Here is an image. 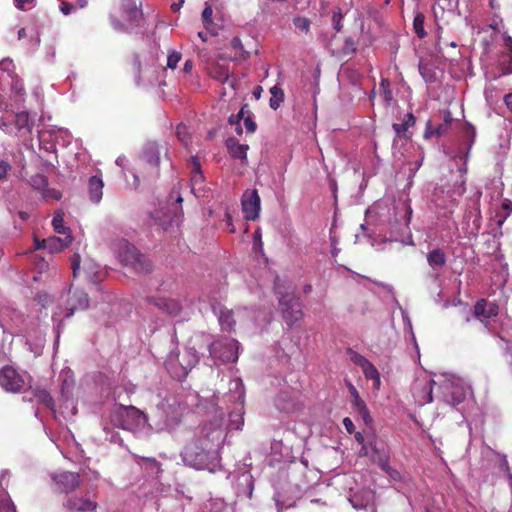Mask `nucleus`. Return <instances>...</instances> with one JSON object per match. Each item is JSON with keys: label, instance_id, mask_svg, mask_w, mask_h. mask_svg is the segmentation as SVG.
Listing matches in <instances>:
<instances>
[{"label": "nucleus", "instance_id": "23", "mask_svg": "<svg viewBox=\"0 0 512 512\" xmlns=\"http://www.w3.org/2000/svg\"><path fill=\"white\" fill-rule=\"evenodd\" d=\"M64 506L71 512H93L97 504L87 498L70 497L64 503Z\"/></svg>", "mask_w": 512, "mask_h": 512}, {"label": "nucleus", "instance_id": "45", "mask_svg": "<svg viewBox=\"0 0 512 512\" xmlns=\"http://www.w3.org/2000/svg\"><path fill=\"white\" fill-rule=\"evenodd\" d=\"M348 355L350 360L361 369L367 366V364L370 362L366 357L351 349L348 350Z\"/></svg>", "mask_w": 512, "mask_h": 512}, {"label": "nucleus", "instance_id": "7", "mask_svg": "<svg viewBox=\"0 0 512 512\" xmlns=\"http://www.w3.org/2000/svg\"><path fill=\"white\" fill-rule=\"evenodd\" d=\"M274 289L279 299L283 318L291 326L302 318V305L295 296L294 288L291 285L285 286L279 278L275 280Z\"/></svg>", "mask_w": 512, "mask_h": 512}, {"label": "nucleus", "instance_id": "6", "mask_svg": "<svg viewBox=\"0 0 512 512\" xmlns=\"http://www.w3.org/2000/svg\"><path fill=\"white\" fill-rule=\"evenodd\" d=\"M198 361L199 357L195 348L186 347L182 354L172 350L167 355L165 367L174 379L182 381L187 377L188 373L195 367Z\"/></svg>", "mask_w": 512, "mask_h": 512}, {"label": "nucleus", "instance_id": "41", "mask_svg": "<svg viewBox=\"0 0 512 512\" xmlns=\"http://www.w3.org/2000/svg\"><path fill=\"white\" fill-rule=\"evenodd\" d=\"M52 226L58 234L67 235L70 233V228L64 225L63 214L58 212L52 219Z\"/></svg>", "mask_w": 512, "mask_h": 512}, {"label": "nucleus", "instance_id": "33", "mask_svg": "<svg viewBox=\"0 0 512 512\" xmlns=\"http://www.w3.org/2000/svg\"><path fill=\"white\" fill-rule=\"evenodd\" d=\"M192 165L191 191L196 196H199L198 192L201 190V184L204 181V176L200 169V163L196 157H192Z\"/></svg>", "mask_w": 512, "mask_h": 512}, {"label": "nucleus", "instance_id": "5", "mask_svg": "<svg viewBox=\"0 0 512 512\" xmlns=\"http://www.w3.org/2000/svg\"><path fill=\"white\" fill-rule=\"evenodd\" d=\"M470 386L460 377L445 374L439 379L437 398L450 406H457L466 398Z\"/></svg>", "mask_w": 512, "mask_h": 512}, {"label": "nucleus", "instance_id": "54", "mask_svg": "<svg viewBox=\"0 0 512 512\" xmlns=\"http://www.w3.org/2000/svg\"><path fill=\"white\" fill-rule=\"evenodd\" d=\"M354 410L362 417L366 424H369L372 421L369 410L365 403L355 408Z\"/></svg>", "mask_w": 512, "mask_h": 512}, {"label": "nucleus", "instance_id": "21", "mask_svg": "<svg viewBox=\"0 0 512 512\" xmlns=\"http://www.w3.org/2000/svg\"><path fill=\"white\" fill-rule=\"evenodd\" d=\"M53 479L61 491L66 493L75 490L80 485L79 475L73 472H62L55 475Z\"/></svg>", "mask_w": 512, "mask_h": 512}, {"label": "nucleus", "instance_id": "3", "mask_svg": "<svg viewBox=\"0 0 512 512\" xmlns=\"http://www.w3.org/2000/svg\"><path fill=\"white\" fill-rule=\"evenodd\" d=\"M476 130L471 124L464 126V143L455 148L449 149L447 154L456 162L458 170L461 173L459 179L455 182L452 188V195L462 196L465 191L466 178L464 174L467 172V161L469 159L470 150L475 142Z\"/></svg>", "mask_w": 512, "mask_h": 512}, {"label": "nucleus", "instance_id": "34", "mask_svg": "<svg viewBox=\"0 0 512 512\" xmlns=\"http://www.w3.org/2000/svg\"><path fill=\"white\" fill-rule=\"evenodd\" d=\"M419 72L426 83H434L438 80L439 71L431 63L420 60Z\"/></svg>", "mask_w": 512, "mask_h": 512}, {"label": "nucleus", "instance_id": "13", "mask_svg": "<svg viewBox=\"0 0 512 512\" xmlns=\"http://www.w3.org/2000/svg\"><path fill=\"white\" fill-rule=\"evenodd\" d=\"M230 392L233 393L232 397L235 400L236 407L234 411L229 414L228 428L230 430H240L244 423L243 420V404L245 398L244 385L241 379L236 378L230 381Z\"/></svg>", "mask_w": 512, "mask_h": 512}, {"label": "nucleus", "instance_id": "43", "mask_svg": "<svg viewBox=\"0 0 512 512\" xmlns=\"http://www.w3.org/2000/svg\"><path fill=\"white\" fill-rule=\"evenodd\" d=\"M413 27L419 38H424L427 35L424 29V16L422 14H416L413 20Z\"/></svg>", "mask_w": 512, "mask_h": 512}, {"label": "nucleus", "instance_id": "55", "mask_svg": "<svg viewBox=\"0 0 512 512\" xmlns=\"http://www.w3.org/2000/svg\"><path fill=\"white\" fill-rule=\"evenodd\" d=\"M36 0H14V5L19 10H28L35 5Z\"/></svg>", "mask_w": 512, "mask_h": 512}, {"label": "nucleus", "instance_id": "40", "mask_svg": "<svg viewBox=\"0 0 512 512\" xmlns=\"http://www.w3.org/2000/svg\"><path fill=\"white\" fill-rule=\"evenodd\" d=\"M270 94L269 105L273 110H277L284 101V92L280 87L275 85L270 88Z\"/></svg>", "mask_w": 512, "mask_h": 512}, {"label": "nucleus", "instance_id": "20", "mask_svg": "<svg viewBox=\"0 0 512 512\" xmlns=\"http://www.w3.org/2000/svg\"><path fill=\"white\" fill-rule=\"evenodd\" d=\"M141 161L150 165L152 168V174L158 175V166L160 162V152L158 144L151 142L147 143L142 154Z\"/></svg>", "mask_w": 512, "mask_h": 512}, {"label": "nucleus", "instance_id": "59", "mask_svg": "<svg viewBox=\"0 0 512 512\" xmlns=\"http://www.w3.org/2000/svg\"><path fill=\"white\" fill-rule=\"evenodd\" d=\"M74 10H75L74 5L69 3V2H62L61 5H60V11L64 15H69Z\"/></svg>", "mask_w": 512, "mask_h": 512}, {"label": "nucleus", "instance_id": "60", "mask_svg": "<svg viewBox=\"0 0 512 512\" xmlns=\"http://www.w3.org/2000/svg\"><path fill=\"white\" fill-rule=\"evenodd\" d=\"M330 240H331V255L333 257H336L340 252V249L337 247L338 239L335 236H331Z\"/></svg>", "mask_w": 512, "mask_h": 512}, {"label": "nucleus", "instance_id": "16", "mask_svg": "<svg viewBox=\"0 0 512 512\" xmlns=\"http://www.w3.org/2000/svg\"><path fill=\"white\" fill-rule=\"evenodd\" d=\"M24 378L13 367L5 366L0 370V386L8 392H19L24 386Z\"/></svg>", "mask_w": 512, "mask_h": 512}, {"label": "nucleus", "instance_id": "8", "mask_svg": "<svg viewBox=\"0 0 512 512\" xmlns=\"http://www.w3.org/2000/svg\"><path fill=\"white\" fill-rule=\"evenodd\" d=\"M114 425L134 433L141 432L146 428L150 429L146 414L134 406H120L112 415Z\"/></svg>", "mask_w": 512, "mask_h": 512}, {"label": "nucleus", "instance_id": "4", "mask_svg": "<svg viewBox=\"0 0 512 512\" xmlns=\"http://www.w3.org/2000/svg\"><path fill=\"white\" fill-rule=\"evenodd\" d=\"M33 122L27 111H14L13 104L0 103V129L7 134L30 133Z\"/></svg>", "mask_w": 512, "mask_h": 512}, {"label": "nucleus", "instance_id": "24", "mask_svg": "<svg viewBox=\"0 0 512 512\" xmlns=\"http://www.w3.org/2000/svg\"><path fill=\"white\" fill-rule=\"evenodd\" d=\"M276 407L283 412L289 413L298 408L295 393L281 391L275 398Z\"/></svg>", "mask_w": 512, "mask_h": 512}, {"label": "nucleus", "instance_id": "27", "mask_svg": "<svg viewBox=\"0 0 512 512\" xmlns=\"http://www.w3.org/2000/svg\"><path fill=\"white\" fill-rule=\"evenodd\" d=\"M498 314V306L494 303L479 300L474 307V316L482 322Z\"/></svg>", "mask_w": 512, "mask_h": 512}, {"label": "nucleus", "instance_id": "26", "mask_svg": "<svg viewBox=\"0 0 512 512\" xmlns=\"http://www.w3.org/2000/svg\"><path fill=\"white\" fill-rule=\"evenodd\" d=\"M64 237L52 236L47 239H43V249L48 250L50 253L62 251L68 247L72 242L71 234L63 235Z\"/></svg>", "mask_w": 512, "mask_h": 512}, {"label": "nucleus", "instance_id": "61", "mask_svg": "<svg viewBox=\"0 0 512 512\" xmlns=\"http://www.w3.org/2000/svg\"><path fill=\"white\" fill-rule=\"evenodd\" d=\"M343 425L348 433L352 434L355 431L354 423L349 417L343 419Z\"/></svg>", "mask_w": 512, "mask_h": 512}, {"label": "nucleus", "instance_id": "48", "mask_svg": "<svg viewBox=\"0 0 512 512\" xmlns=\"http://www.w3.org/2000/svg\"><path fill=\"white\" fill-rule=\"evenodd\" d=\"M38 400L49 408H53L54 400L46 390H39L36 394Z\"/></svg>", "mask_w": 512, "mask_h": 512}, {"label": "nucleus", "instance_id": "35", "mask_svg": "<svg viewBox=\"0 0 512 512\" xmlns=\"http://www.w3.org/2000/svg\"><path fill=\"white\" fill-rule=\"evenodd\" d=\"M216 313L221 328L229 332L232 331L235 326L234 312L227 308H219Z\"/></svg>", "mask_w": 512, "mask_h": 512}, {"label": "nucleus", "instance_id": "10", "mask_svg": "<svg viewBox=\"0 0 512 512\" xmlns=\"http://www.w3.org/2000/svg\"><path fill=\"white\" fill-rule=\"evenodd\" d=\"M114 250L120 261L126 266H131L136 272L143 273L151 270V264L147 258L139 254L135 246L126 240H121L116 243Z\"/></svg>", "mask_w": 512, "mask_h": 512}, {"label": "nucleus", "instance_id": "47", "mask_svg": "<svg viewBox=\"0 0 512 512\" xmlns=\"http://www.w3.org/2000/svg\"><path fill=\"white\" fill-rule=\"evenodd\" d=\"M212 14H213L212 7L208 3H205V7L202 12V21H203V25L206 29H209V27L212 24Z\"/></svg>", "mask_w": 512, "mask_h": 512}, {"label": "nucleus", "instance_id": "15", "mask_svg": "<svg viewBox=\"0 0 512 512\" xmlns=\"http://www.w3.org/2000/svg\"><path fill=\"white\" fill-rule=\"evenodd\" d=\"M434 385L439 387V380L435 381L427 377L416 379L412 386V393L415 402L419 405H425L432 402Z\"/></svg>", "mask_w": 512, "mask_h": 512}, {"label": "nucleus", "instance_id": "36", "mask_svg": "<svg viewBox=\"0 0 512 512\" xmlns=\"http://www.w3.org/2000/svg\"><path fill=\"white\" fill-rule=\"evenodd\" d=\"M447 257L443 250L435 248L427 254V262L432 269L441 268L446 264Z\"/></svg>", "mask_w": 512, "mask_h": 512}, {"label": "nucleus", "instance_id": "25", "mask_svg": "<svg viewBox=\"0 0 512 512\" xmlns=\"http://www.w3.org/2000/svg\"><path fill=\"white\" fill-rule=\"evenodd\" d=\"M8 471H3L0 475V512H16V507L11 501L9 495L5 491L8 483Z\"/></svg>", "mask_w": 512, "mask_h": 512}, {"label": "nucleus", "instance_id": "38", "mask_svg": "<svg viewBox=\"0 0 512 512\" xmlns=\"http://www.w3.org/2000/svg\"><path fill=\"white\" fill-rule=\"evenodd\" d=\"M362 372H363L364 376L366 377V379L373 381L374 388L379 389V387L381 385L380 373L378 372L377 368L371 362H369L367 364V366H365L362 369Z\"/></svg>", "mask_w": 512, "mask_h": 512}, {"label": "nucleus", "instance_id": "30", "mask_svg": "<svg viewBox=\"0 0 512 512\" xmlns=\"http://www.w3.org/2000/svg\"><path fill=\"white\" fill-rule=\"evenodd\" d=\"M273 500L277 512H283L288 508L294 507L296 504V497L291 495L288 490L276 491Z\"/></svg>", "mask_w": 512, "mask_h": 512}, {"label": "nucleus", "instance_id": "32", "mask_svg": "<svg viewBox=\"0 0 512 512\" xmlns=\"http://www.w3.org/2000/svg\"><path fill=\"white\" fill-rule=\"evenodd\" d=\"M103 181L97 176H92L88 182V192L93 203H99L103 195Z\"/></svg>", "mask_w": 512, "mask_h": 512}, {"label": "nucleus", "instance_id": "31", "mask_svg": "<svg viewBox=\"0 0 512 512\" xmlns=\"http://www.w3.org/2000/svg\"><path fill=\"white\" fill-rule=\"evenodd\" d=\"M209 75L211 78L222 83H227L230 85V87L235 88L236 80L230 77L229 70L225 65H214L210 69Z\"/></svg>", "mask_w": 512, "mask_h": 512}, {"label": "nucleus", "instance_id": "50", "mask_svg": "<svg viewBox=\"0 0 512 512\" xmlns=\"http://www.w3.org/2000/svg\"><path fill=\"white\" fill-rule=\"evenodd\" d=\"M293 23L297 29H299L303 32H308L309 27H310L309 19H307L305 17H296V18H294Z\"/></svg>", "mask_w": 512, "mask_h": 512}, {"label": "nucleus", "instance_id": "49", "mask_svg": "<svg viewBox=\"0 0 512 512\" xmlns=\"http://www.w3.org/2000/svg\"><path fill=\"white\" fill-rule=\"evenodd\" d=\"M176 135L177 138L184 144H188L189 131L188 128L184 124H179L176 127Z\"/></svg>", "mask_w": 512, "mask_h": 512}, {"label": "nucleus", "instance_id": "29", "mask_svg": "<svg viewBox=\"0 0 512 512\" xmlns=\"http://www.w3.org/2000/svg\"><path fill=\"white\" fill-rule=\"evenodd\" d=\"M153 305L158 307L170 316H177L181 311V305L177 300L166 298H153L149 300Z\"/></svg>", "mask_w": 512, "mask_h": 512}, {"label": "nucleus", "instance_id": "22", "mask_svg": "<svg viewBox=\"0 0 512 512\" xmlns=\"http://www.w3.org/2000/svg\"><path fill=\"white\" fill-rule=\"evenodd\" d=\"M458 9V0H437L433 5L436 20H444L446 16H454Z\"/></svg>", "mask_w": 512, "mask_h": 512}, {"label": "nucleus", "instance_id": "9", "mask_svg": "<svg viewBox=\"0 0 512 512\" xmlns=\"http://www.w3.org/2000/svg\"><path fill=\"white\" fill-rule=\"evenodd\" d=\"M381 219L383 223L389 225L391 233H398L403 228H408L412 216V208L408 200L394 202L387 208V216Z\"/></svg>", "mask_w": 512, "mask_h": 512}, {"label": "nucleus", "instance_id": "56", "mask_svg": "<svg viewBox=\"0 0 512 512\" xmlns=\"http://www.w3.org/2000/svg\"><path fill=\"white\" fill-rule=\"evenodd\" d=\"M342 19H343V15L341 13V11H335L333 13V17H332V24H333V27L334 29L339 32L341 31L342 29Z\"/></svg>", "mask_w": 512, "mask_h": 512}, {"label": "nucleus", "instance_id": "39", "mask_svg": "<svg viewBox=\"0 0 512 512\" xmlns=\"http://www.w3.org/2000/svg\"><path fill=\"white\" fill-rule=\"evenodd\" d=\"M415 124V117L412 113H407L404 116L402 123L393 124V129L398 136L403 135L409 127Z\"/></svg>", "mask_w": 512, "mask_h": 512}, {"label": "nucleus", "instance_id": "57", "mask_svg": "<svg viewBox=\"0 0 512 512\" xmlns=\"http://www.w3.org/2000/svg\"><path fill=\"white\" fill-rule=\"evenodd\" d=\"M244 126L246 128V131L248 133H254L256 131V128H257V125L256 123L253 121V119L248 115V116H244Z\"/></svg>", "mask_w": 512, "mask_h": 512}, {"label": "nucleus", "instance_id": "11", "mask_svg": "<svg viewBox=\"0 0 512 512\" xmlns=\"http://www.w3.org/2000/svg\"><path fill=\"white\" fill-rule=\"evenodd\" d=\"M120 10L126 24L122 23L114 16H110L111 25L114 30L129 32L131 29L139 26L143 13L136 0H121Z\"/></svg>", "mask_w": 512, "mask_h": 512}, {"label": "nucleus", "instance_id": "58", "mask_svg": "<svg viewBox=\"0 0 512 512\" xmlns=\"http://www.w3.org/2000/svg\"><path fill=\"white\" fill-rule=\"evenodd\" d=\"M481 220H482L481 212H480L479 209H477V211L475 213V217H474L473 222H472L473 230H474L473 232H474L475 235L479 232V230L481 228Z\"/></svg>", "mask_w": 512, "mask_h": 512}, {"label": "nucleus", "instance_id": "42", "mask_svg": "<svg viewBox=\"0 0 512 512\" xmlns=\"http://www.w3.org/2000/svg\"><path fill=\"white\" fill-rule=\"evenodd\" d=\"M29 183L33 188L44 191L48 185V180L43 174H36L31 176Z\"/></svg>", "mask_w": 512, "mask_h": 512}, {"label": "nucleus", "instance_id": "51", "mask_svg": "<svg viewBox=\"0 0 512 512\" xmlns=\"http://www.w3.org/2000/svg\"><path fill=\"white\" fill-rule=\"evenodd\" d=\"M246 113H249V111H246V105H245L240 109V111L237 114H232L229 117V119H228L229 124L238 126L240 121L244 118Z\"/></svg>", "mask_w": 512, "mask_h": 512}, {"label": "nucleus", "instance_id": "46", "mask_svg": "<svg viewBox=\"0 0 512 512\" xmlns=\"http://www.w3.org/2000/svg\"><path fill=\"white\" fill-rule=\"evenodd\" d=\"M347 388L351 394V397L353 399L352 406L353 409L359 407L360 405L364 404L365 402L361 399L359 392L357 391L356 387L350 382L346 381Z\"/></svg>", "mask_w": 512, "mask_h": 512}, {"label": "nucleus", "instance_id": "44", "mask_svg": "<svg viewBox=\"0 0 512 512\" xmlns=\"http://www.w3.org/2000/svg\"><path fill=\"white\" fill-rule=\"evenodd\" d=\"M366 496H369V494L367 493ZM349 501L355 509H363L369 503V498L355 493L349 498Z\"/></svg>", "mask_w": 512, "mask_h": 512}, {"label": "nucleus", "instance_id": "19", "mask_svg": "<svg viewBox=\"0 0 512 512\" xmlns=\"http://www.w3.org/2000/svg\"><path fill=\"white\" fill-rule=\"evenodd\" d=\"M371 455L370 459L376 463L384 472H389L391 467L389 466V454L383 445H379L376 440L370 441Z\"/></svg>", "mask_w": 512, "mask_h": 512}, {"label": "nucleus", "instance_id": "14", "mask_svg": "<svg viewBox=\"0 0 512 512\" xmlns=\"http://www.w3.org/2000/svg\"><path fill=\"white\" fill-rule=\"evenodd\" d=\"M240 344L236 339L229 338L214 342L209 347L210 355L222 362H236L239 357Z\"/></svg>", "mask_w": 512, "mask_h": 512}, {"label": "nucleus", "instance_id": "2", "mask_svg": "<svg viewBox=\"0 0 512 512\" xmlns=\"http://www.w3.org/2000/svg\"><path fill=\"white\" fill-rule=\"evenodd\" d=\"M157 398L150 429L156 432L174 429L180 423L185 407L176 396L167 392L157 395Z\"/></svg>", "mask_w": 512, "mask_h": 512}, {"label": "nucleus", "instance_id": "63", "mask_svg": "<svg viewBox=\"0 0 512 512\" xmlns=\"http://www.w3.org/2000/svg\"><path fill=\"white\" fill-rule=\"evenodd\" d=\"M371 452L372 451L370 448V441H369L368 443L362 445L359 455L360 456H368L370 458Z\"/></svg>", "mask_w": 512, "mask_h": 512}, {"label": "nucleus", "instance_id": "28", "mask_svg": "<svg viewBox=\"0 0 512 512\" xmlns=\"http://www.w3.org/2000/svg\"><path fill=\"white\" fill-rule=\"evenodd\" d=\"M226 147L233 158L239 159L243 164H247V151L249 149L247 144H241L235 138H229L226 141Z\"/></svg>", "mask_w": 512, "mask_h": 512}, {"label": "nucleus", "instance_id": "37", "mask_svg": "<svg viewBox=\"0 0 512 512\" xmlns=\"http://www.w3.org/2000/svg\"><path fill=\"white\" fill-rule=\"evenodd\" d=\"M512 213V201L510 199H503L499 210L497 211L495 218L498 228L504 224L506 219Z\"/></svg>", "mask_w": 512, "mask_h": 512}, {"label": "nucleus", "instance_id": "18", "mask_svg": "<svg viewBox=\"0 0 512 512\" xmlns=\"http://www.w3.org/2000/svg\"><path fill=\"white\" fill-rule=\"evenodd\" d=\"M242 210L247 220H255L260 212V197L256 189L247 190L242 196Z\"/></svg>", "mask_w": 512, "mask_h": 512}, {"label": "nucleus", "instance_id": "52", "mask_svg": "<svg viewBox=\"0 0 512 512\" xmlns=\"http://www.w3.org/2000/svg\"><path fill=\"white\" fill-rule=\"evenodd\" d=\"M181 60V53L173 51L167 57V67L175 69Z\"/></svg>", "mask_w": 512, "mask_h": 512}, {"label": "nucleus", "instance_id": "64", "mask_svg": "<svg viewBox=\"0 0 512 512\" xmlns=\"http://www.w3.org/2000/svg\"><path fill=\"white\" fill-rule=\"evenodd\" d=\"M508 57L509 61L507 65L502 63V69L504 74H512V55L510 54Z\"/></svg>", "mask_w": 512, "mask_h": 512}, {"label": "nucleus", "instance_id": "53", "mask_svg": "<svg viewBox=\"0 0 512 512\" xmlns=\"http://www.w3.org/2000/svg\"><path fill=\"white\" fill-rule=\"evenodd\" d=\"M450 123H451V116H450V113H447L444 118V122L441 123L437 128H435V135L439 137L442 134H444L447 131Z\"/></svg>", "mask_w": 512, "mask_h": 512}, {"label": "nucleus", "instance_id": "12", "mask_svg": "<svg viewBox=\"0 0 512 512\" xmlns=\"http://www.w3.org/2000/svg\"><path fill=\"white\" fill-rule=\"evenodd\" d=\"M0 83L11 86L15 106L19 109L24 102V88L23 83L15 73V65L9 58L0 61Z\"/></svg>", "mask_w": 512, "mask_h": 512}, {"label": "nucleus", "instance_id": "1", "mask_svg": "<svg viewBox=\"0 0 512 512\" xmlns=\"http://www.w3.org/2000/svg\"><path fill=\"white\" fill-rule=\"evenodd\" d=\"M224 438L221 424H205L181 452L183 462L198 470L215 471L220 463L219 451Z\"/></svg>", "mask_w": 512, "mask_h": 512}, {"label": "nucleus", "instance_id": "62", "mask_svg": "<svg viewBox=\"0 0 512 512\" xmlns=\"http://www.w3.org/2000/svg\"><path fill=\"white\" fill-rule=\"evenodd\" d=\"M10 168L11 166L7 162L0 161V179H4L6 177Z\"/></svg>", "mask_w": 512, "mask_h": 512}, {"label": "nucleus", "instance_id": "17", "mask_svg": "<svg viewBox=\"0 0 512 512\" xmlns=\"http://www.w3.org/2000/svg\"><path fill=\"white\" fill-rule=\"evenodd\" d=\"M89 306V298L86 292L81 289L69 290L66 299L65 317L72 316L75 311L84 310Z\"/></svg>", "mask_w": 512, "mask_h": 512}]
</instances>
